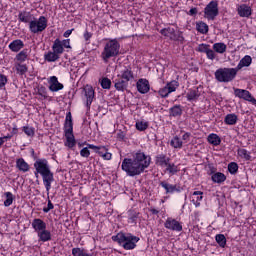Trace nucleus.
<instances>
[{"label":"nucleus","instance_id":"obj_46","mask_svg":"<svg viewBox=\"0 0 256 256\" xmlns=\"http://www.w3.org/2000/svg\"><path fill=\"white\" fill-rule=\"evenodd\" d=\"M23 131L28 137H33L35 135V128L33 127L24 126Z\"/></svg>","mask_w":256,"mask_h":256},{"label":"nucleus","instance_id":"obj_61","mask_svg":"<svg viewBox=\"0 0 256 256\" xmlns=\"http://www.w3.org/2000/svg\"><path fill=\"white\" fill-rule=\"evenodd\" d=\"M11 135H6V136H3V137H1V139H4V143L8 140V139H11Z\"/></svg>","mask_w":256,"mask_h":256},{"label":"nucleus","instance_id":"obj_41","mask_svg":"<svg viewBox=\"0 0 256 256\" xmlns=\"http://www.w3.org/2000/svg\"><path fill=\"white\" fill-rule=\"evenodd\" d=\"M27 57H28L27 50H22L16 55V61L18 63H23L27 61Z\"/></svg>","mask_w":256,"mask_h":256},{"label":"nucleus","instance_id":"obj_3","mask_svg":"<svg viewBox=\"0 0 256 256\" xmlns=\"http://www.w3.org/2000/svg\"><path fill=\"white\" fill-rule=\"evenodd\" d=\"M121 51V44L117 39H109L101 52V59L103 63H109V59L117 57Z\"/></svg>","mask_w":256,"mask_h":256},{"label":"nucleus","instance_id":"obj_45","mask_svg":"<svg viewBox=\"0 0 256 256\" xmlns=\"http://www.w3.org/2000/svg\"><path fill=\"white\" fill-rule=\"evenodd\" d=\"M211 48V45L209 44H205V43H202L200 44L196 51H198V53H207V51Z\"/></svg>","mask_w":256,"mask_h":256},{"label":"nucleus","instance_id":"obj_31","mask_svg":"<svg viewBox=\"0 0 256 256\" xmlns=\"http://www.w3.org/2000/svg\"><path fill=\"white\" fill-rule=\"evenodd\" d=\"M60 55L56 54L55 51H49L44 55L45 61L48 63H55L59 59Z\"/></svg>","mask_w":256,"mask_h":256},{"label":"nucleus","instance_id":"obj_42","mask_svg":"<svg viewBox=\"0 0 256 256\" xmlns=\"http://www.w3.org/2000/svg\"><path fill=\"white\" fill-rule=\"evenodd\" d=\"M215 239H216V243H218V245L220 247H225V245H227V238H225V235L223 234H217L215 236Z\"/></svg>","mask_w":256,"mask_h":256},{"label":"nucleus","instance_id":"obj_8","mask_svg":"<svg viewBox=\"0 0 256 256\" xmlns=\"http://www.w3.org/2000/svg\"><path fill=\"white\" fill-rule=\"evenodd\" d=\"M47 18L45 16H40L38 19L34 18L29 23V31L37 34V33H43L45 29H47Z\"/></svg>","mask_w":256,"mask_h":256},{"label":"nucleus","instance_id":"obj_19","mask_svg":"<svg viewBox=\"0 0 256 256\" xmlns=\"http://www.w3.org/2000/svg\"><path fill=\"white\" fill-rule=\"evenodd\" d=\"M251 63H253V58H251V56H249V55H246L239 61L235 70L237 71V73H239V71H241V69H243V67H249L251 65Z\"/></svg>","mask_w":256,"mask_h":256},{"label":"nucleus","instance_id":"obj_51","mask_svg":"<svg viewBox=\"0 0 256 256\" xmlns=\"http://www.w3.org/2000/svg\"><path fill=\"white\" fill-rule=\"evenodd\" d=\"M38 95L41 97V99H47V97H49L47 95V90H45L43 87L38 89Z\"/></svg>","mask_w":256,"mask_h":256},{"label":"nucleus","instance_id":"obj_21","mask_svg":"<svg viewBox=\"0 0 256 256\" xmlns=\"http://www.w3.org/2000/svg\"><path fill=\"white\" fill-rule=\"evenodd\" d=\"M137 89L139 93L145 94L149 93V81L147 79H139L137 82Z\"/></svg>","mask_w":256,"mask_h":256},{"label":"nucleus","instance_id":"obj_27","mask_svg":"<svg viewBox=\"0 0 256 256\" xmlns=\"http://www.w3.org/2000/svg\"><path fill=\"white\" fill-rule=\"evenodd\" d=\"M196 31L201 35H207L209 33V25L203 21L196 22Z\"/></svg>","mask_w":256,"mask_h":256},{"label":"nucleus","instance_id":"obj_57","mask_svg":"<svg viewBox=\"0 0 256 256\" xmlns=\"http://www.w3.org/2000/svg\"><path fill=\"white\" fill-rule=\"evenodd\" d=\"M91 37H93V35L91 34V32L86 31V32L84 33V39H85V41H89V39H91Z\"/></svg>","mask_w":256,"mask_h":256},{"label":"nucleus","instance_id":"obj_30","mask_svg":"<svg viewBox=\"0 0 256 256\" xmlns=\"http://www.w3.org/2000/svg\"><path fill=\"white\" fill-rule=\"evenodd\" d=\"M17 75H25L27 71H29V68L26 64H22L21 62H16L14 66Z\"/></svg>","mask_w":256,"mask_h":256},{"label":"nucleus","instance_id":"obj_5","mask_svg":"<svg viewBox=\"0 0 256 256\" xmlns=\"http://www.w3.org/2000/svg\"><path fill=\"white\" fill-rule=\"evenodd\" d=\"M32 229H34L35 233H37V237L39 241H42V243L51 241V231L47 230V223H45V221H43L41 218H35L32 221Z\"/></svg>","mask_w":256,"mask_h":256},{"label":"nucleus","instance_id":"obj_1","mask_svg":"<svg viewBox=\"0 0 256 256\" xmlns=\"http://www.w3.org/2000/svg\"><path fill=\"white\" fill-rule=\"evenodd\" d=\"M149 165H151V156L138 151L133 158H124L121 169L128 177H137V175H141Z\"/></svg>","mask_w":256,"mask_h":256},{"label":"nucleus","instance_id":"obj_49","mask_svg":"<svg viewBox=\"0 0 256 256\" xmlns=\"http://www.w3.org/2000/svg\"><path fill=\"white\" fill-rule=\"evenodd\" d=\"M199 97V94H197V91L191 90L187 93V99L188 101H194V99H197Z\"/></svg>","mask_w":256,"mask_h":256},{"label":"nucleus","instance_id":"obj_7","mask_svg":"<svg viewBox=\"0 0 256 256\" xmlns=\"http://www.w3.org/2000/svg\"><path fill=\"white\" fill-rule=\"evenodd\" d=\"M214 76L219 83H231L237 77V70L235 68H220L216 70Z\"/></svg>","mask_w":256,"mask_h":256},{"label":"nucleus","instance_id":"obj_43","mask_svg":"<svg viewBox=\"0 0 256 256\" xmlns=\"http://www.w3.org/2000/svg\"><path fill=\"white\" fill-rule=\"evenodd\" d=\"M238 155L239 157H241L242 159H245L246 161L251 160V154L246 149H243V148L238 149Z\"/></svg>","mask_w":256,"mask_h":256},{"label":"nucleus","instance_id":"obj_33","mask_svg":"<svg viewBox=\"0 0 256 256\" xmlns=\"http://www.w3.org/2000/svg\"><path fill=\"white\" fill-rule=\"evenodd\" d=\"M160 185L163 187V189H165L167 194L179 191V189H177V185L169 184L165 181L161 182Z\"/></svg>","mask_w":256,"mask_h":256},{"label":"nucleus","instance_id":"obj_62","mask_svg":"<svg viewBox=\"0 0 256 256\" xmlns=\"http://www.w3.org/2000/svg\"><path fill=\"white\" fill-rule=\"evenodd\" d=\"M4 144V138L0 137V147Z\"/></svg>","mask_w":256,"mask_h":256},{"label":"nucleus","instance_id":"obj_50","mask_svg":"<svg viewBox=\"0 0 256 256\" xmlns=\"http://www.w3.org/2000/svg\"><path fill=\"white\" fill-rule=\"evenodd\" d=\"M160 97H169V95L171 94V92L168 90L167 86L166 87H163L161 88L159 91H158Z\"/></svg>","mask_w":256,"mask_h":256},{"label":"nucleus","instance_id":"obj_13","mask_svg":"<svg viewBox=\"0 0 256 256\" xmlns=\"http://www.w3.org/2000/svg\"><path fill=\"white\" fill-rule=\"evenodd\" d=\"M164 227L169 231H176V233H181V231H183V224L172 217H168L166 219Z\"/></svg>","mask_w":256,"mask_h":256},{"label":"nucleus","instance_id":"obj_18","mask_svg":"<svg viewBox=\"0 0 256 256\" xmlns=\"http://www.w3.org/2000/svg\"><path fill=\"white\" fill-rule=\"evenodd\" d=\"M8 47L13 53H19V51L25 47V43H23L21 39H16L13 40Z\"/></svg>","mask_w":256,"mask_h":256},{"label":"nucleus","instance_id":"obj_25","mask_svg":"<svg viewBox=\"0 0 256 256\" xmlns=\"http://www.w3.org/2000/svg\"><path fill=\"white\" fill-rule=\"evenodd\" d=\"M32 19H33V14H31V12L22 11L18 15V20L21 23H31V21H33Z\"/></svg>","mask_w":256,"mask_h":256},{"label":"nucleus","instance_id":"obj_17","mask_svg":"<svg viewBox=\"0 0 256 256\" xmlns=\"http://www.w3.org/2000/svg\"><path fill=\"white\" fill-rule=\"evenodd\" d=\"M48 83H49V90L54 93L57 91H61V89H63V84L59 82V80L57 79V76H51L48 80Z\"/></svg>","mask_w":256,"mask_h":256},{"label":"nucleus","instance_id":"obj_6","mask_svg":"<svg viewBox=\"0 0 256 256\" xmlns=\"http://www.w3.org/2000/svg\"><path fill=\"white\" fill-rule=\"evenodd\" d=\"M64 133H65V147L69 149H73L77 142L75 141V135H73V117L71 116V112L66 114L65 124H64Z\"/></svg>","mask_w":256,"mask_h":256},{"label":"nucleus","instance_id":"obj_48","mask_svg":"<svg viewBox=\"0 0 256 256\" xmlns=\"http://www.w3.org/2000/svg\"><path fill=\"white\" fill-rule=\"evenodd\" d=\"M89 144H87V147H84L80 150V155L84 158H88L91 155V151H89Z\"/></svg>","mask_w":256,"mask_h":256},{"label":"nucleus","instance_id":"obj_34","mask_svg":"<svg viewBox=\"0 0 256 256\" xmlns=\"http://www.w3.org/2000/svg\"><path fill=\"white\" fill-rule=\"evenodd\" d=\"M4 197L6 198L4 201V207H11L13 205V201H15V196L11 192H5Z\"/></svg>","mask_w":256,"mask_h":256},{"label":"nucleus","instance_id":"obj_55","mask_svg":"<svg viewBox=\"0 0 256 256\" xmlns=\"http://www.w3.org/2000/svg\"><path fill=\"white\" fill-rule=\"evenodd\" d=\"M54 207H55V206L53 205V203L51 202V200H48V205H47V207H44V208H43V211H44V213H49V211L53 210Z\"/></svg>","mask_w":256,"mask_h":256},{"label":"nucleus","instance_id":"obj_40","mask_svg":"<svg viewBox=\"0 0 256 256\" xmlns=\"http://www.w3.org/2000/svg\"><path fill=\"white\" fill-rule=\"evenodd\" d=\"M166 87L170 93H175L179 87V82H177V80H172L166 84Z\"/></svg>","mask_w":256,"mask_h":256},{"label":"nucleus","instance_id":"obj_44","mask_svg":"<svg viewBox=\"0 0 256 256\" xmlns=\"http://www.w3.org/2000/svg\"><path fill=\"white\" fill-rule=\"evenodd\" d=\"M228 171H229V173H231V175H235V173H237V171H239V165H237V163H235V162H231L228 165Z\"/></svg>","mask_w":256,"mask_h":256},{"label":"nucleus","instance_id":"obj_20","mask_svg":"<svg viewBox=\"0 0 256 256\" xmlns=\"http://www.w3.org/2000/svg\"><path fill=\"white\" fill-rule=\"evenodd\" d=\"M16 168L21 171V173H27L30 171L31 166H29V163L25 161L23 158L16 159Z\"/></svg>","mask_w":256,"mask_h":256},{"label":"nucleus","instance_id":"obj_11","mask_svg":"<svg viewBox=\"0 0 256 256\" xmlns=\"http://www.w3.org/2000/svg\"><path fill=\"white\" fill-rule=\"evenodd\" d=\"M89 149H93L95 153L102 157L104 161H111L113 159V154L109 152L107 146H96L93 144H88Z\"/></svg>","mask_w":256,"mask_h":256},{"label":"nucleus","instance_id":"obj_32","mask_svg":"<svg viewBox=\"0 0 256 256\" xmlns=\"http://www.w3.org/2000/svg\"><path fill=\"white\" fill-rule=\"evenodd\" d=\"M238 119L237 114H228L224 118V123L226 125H237Z\"/></svg>","mask_w":256,"mask_h":256},{"label":"nucleus","instance_id":"obj_36","mask_svg":"<svg viewBox=\"0 0 256 256\" xmlns=\"http://www.w3.org/2000/svg\"><path fill=\"white\" fill-rule=\"evenodd\" d=\"M170 145H171V147H173L174 149H181V147H183V141L181 140V138H179V136H175V137L172 138V140L170 141Z\"/></svg>","mask_w":256,"mask_h":256},{"label":"nucleus","instance_id":"obj_2","mask_svg":"<svg viewBox=\"0 0 256 256\" xmlns=\"http://www.w3.org/2000/svg\"><path fill=\"white\" fill-rule=\"evenodd\" d=\"M135 76L131 67H124L114 79V87L116 91H125L129 87V81H133Z\"/></svg>","mask_w":256,"mask_h":256},{"label":"nucleus","instance_id":"obj_22","mask_svg":"<svg viewBox=\"0 0 256 256\" xmlns=\"http://www.w3.org/2000/svg\"><path fill=\"white\" fill-rule=\"evenodd\" d=\"M84 93L87 98V105H91L93 103V98L95 97V90L93 89V86L86 85L84 87Z\"/></svg>","mask_w":256,"mask_h":256},{"label":"nucleus","instance_id":"obj_58","mask_svg":"<svg viewBox=\"0 0 256 256\" xmlns=\"http://www.w3.org/2000/svg\"><path fill=\"white\" fill-rule=\"evenodd\" d=\"M73 31H75V29H71V30H66L63 34V37L67 38L71 36V33H73Z\"/></svg>","mask_w":256,"mask_h":256},{"label":"nucleus","instance_id":"obj_12","mask_svg":"<svg viewBox=\"0 0 256 256\" xmlns=\"http://www.w3.org/2000/svg\"><path fill=\"white\" fill-rule=\"evenodd\" d=\"M235 97H238V99H243L244 101H248V103H251L252 105H256V99L253 97L251 92L249 90L245 89H239V88H233Z\"/></svg>","mask_w":256,"mask_h":256},{"label":"nucleus","instance_id":"obj_4","mask_svg":"<svg viewBox=\"0 0 256 256\" xmlns=\"http://www.w3.org/2000/svg\"><path fill=\"white\" fill-rule=\"evenodd\" d=\"M113 241H116L125 249L126 251H131L137 247V243H139V237L131 234V233H123L120 232L116 236L112 237Z\"/></svg>","mask_w":256,"mask_h":256},{"label":"nucleus","instance_id":"obj_64","mask_svg":"<svg viewBox=\"0 0 256 256\" xmlns=\"http://www.w3.org/2000/svg\"><path fill=\"white\" fill-rule=\"evenodd\" d=\"M161 203H165V200H161Z\"/></svg>","mask_w":256,"mask_h":256},{"label":"nucleus","instance_id":"obj_39","mask_svg":"<svg viewBox=\"0 0 256 256\" xmlns=\"http://www.w3.org/2000/svg\"><path fill=\"white\" fill-rule=\"evenodd\" d=\"M166 173H169V175H175L176 173H179V166L168 162L166 166Z\"/></svg>","mask_w":256,"mask_h":256},{"label":"nucleus","instance_id":"obj_9","mask_svg":"<svg viewBox=\"0 0 256 256\" xmlns=\"http://www.w3.org/2000/svg\"><path fill=\"white\" fill-rule=\"evenodd\" d=\"M219 15V3L217 1H211L204 8V18L207 21H215Z\"/></svg>","mask_w":256,"mask_h":256},{"label":"nucleus","instance_id":"obj_59","mask_svg":"<svg viewBox=\"0 0 256 256\" xmlns=\"http://www.w3.org/2000/svg\"><path fill=\"white\" fill-rule=\"evenodd\" d=\"M189 15H197V8H191L189 10Z\"/></svg>","mask_w":256,"mask_h":256},{"label":"nucleus","instance_id":"obj_53","mask_svg":"<svg viewBox=\"0 0 256 256\" xmlns=\"http://www.w3.org/2000/svg\"><path fill=\"white\" fill-rule=\"evenodd\" d=\"M207 59H210V61L215 60V51L211 50V48L206 52Z\"/></svg>","mask_w":256,"mask_h":256},{"label":"nucleus","instance_id":"obj_14","mask_svg":"<svg viewBox=\"0 0 256 256\" xmlns=\"http://www.w3.org/2000/svg\"><path fill=\"white\" fill-rule=\"evenodd\" d=\"M160 33L161 35H163L164 37H168L172 41H181V43L185 41V38L183 37V35L179 34L178 38L177 36H175V28H172V27L164 28L160 31Z\"/></svg>","mask_w":256,"mask_h":256},{"label":"nucleus","instance_id":"obj_63","mask_svg":"<svg viewBox=\"0 0 256 256\" xmlns=\"http://www.w3.org/2000/svg\"><path fill=\"white\" fill-rule=\"evenodd\" d=\"M78 147H83V143H78Z\"/></svg>","mask_w":256,"mask_h":256},{"label":"nucleus","instance_id":"obj_28","mask_svg":"<svg viewBox=\"0 0 256 256\" xmlns=\"http://www.w3.org/2000/svg\"><path fill=\"white\" fill-rule=\"evenodd\" d=\"M169 161H171V159L165 154H160L156 157V165H159V167H166Z\"/></svg>","mask_w":256,"mask_h":256},{"label":"nucleus","instance_id":"obj_38","mask_svg":"<svg viewBox=\"0 0 256 256\" xmlns=\"http://www.w3.org/2000/svg\"><path fill=\"white\" fill-rule=\"evenodd\" d=\"M182 114H183V109H181V106L179 105H175L170 109V115L172 117H181Z\"/></svg>","mask_w":256,"mask_h":256},{"label":"nucleus","instance_id":"obj_23","mask_svg":"<svg viewBox=\"0 0 256 256\" xmlns=\"http://www.w3.org/2000/svg\"><path fill=\"white\" fill-rule=\"evenodd\" d=\"M52 51H54V53H56L58 55H63L65 48H63V42H61V40H59V38L54 40V43L52 45Z\"/></svg>","mask_w":256,"mask_h":256},{"label":"nucleus","instance_id":"obj_56","mask_svg":"<svg viewBox=\"0 0 256 256\" xmlns=\"http://www.w3.org/2000/svg\"><path fill=\"white\" fill-rule=\"evenodd\" d=\"M191 138V134H189V133H184L183 135H182V143H187L188 141H189V139Z\"/></svg>","mask_w":256,"mask_h":256},{"label":"nucleus","instance_id":"obj_15","mask_svg":"<svg viewBox=\"0 0 256 256\" xmlns=\"http://www.w3.org/2000/svg\"><path fill=\"white\" fill-rule=\"evenodd\" d=\"M43 185L47 191V195H49V191H51V184L55 181V176L51 170L41 175Z\"/></svg>","mask_w":256,"mask_h":256},{"label":"nucleus","instance_id":"obj_52","mask_svg":"<svg viewBox=\"0 0 256 256\" xmlns=\"http://www.w3.org/2000/svg\"><path fill=\"white\" fill-rule=\"evenodd\" d=\"M7 85V76L0 74V89Z\"/></svg>","mask_w":256,"mask_h":256},{"label":"nucleus","instance_id":"obj_54","mask_svg":"<svg viewBox=\"0 0 256 256\" xmlns=\"http://www.w3.org/2000/svg\"><path fill=\"white\" fill-rule=\"evenodd\" d=\"M63 49H71V40L70 39H65L61 41Z\"/></svg>","mask_w":256,"mask_h":256},{"label":"nucleus","instance_id":"obj_24","mask_svg":"<svg viewBox=\"0 0 256 256\" xmlns=\"http://www.w3.org/2000/svg\"><path fill=\"white\" fill-rule=\"evenodd\" d=\"M191 201L195 207L201 206V201H203V192L201 191H195L192 194Z\"/></svg>","mask_w":256,"mask_h":256},{"label":"nucleus","instance_id":"obj_29","mask_svg":"<svg viewBox=\"0 0 256 256\" xmlns=\"http://www.w3.org/2000/svg\"><path fill=\"white\" fill-rule=\"evenodd\" d=\"M211 179L213 183H225V181H227V176L221 172H216L212 174Z\"/></svg>","mask_w":256,"mask_h":256},{"label":"nucleus","instance_id":"obj_10","mask_svg":"<svg viewBox=\"0 0 256 256\" xmlns=\"http://www.w3.org/2000/svg\"><path fill=\"white\" fill-rule=\"evenodd\" d=\"M34 175L37 177V175H43L45 173H48V171H51V166L49 165V161L45 158H39L34 162Z\"/></svg>","mask_w":256,"mask_h":256},{"label":"nucleus","instance_id":"obj_26","mask_svg":"<svg viewBox=\"0 0 256 256\" xmlns=\"http://www.w3.org/2000/svg\"><path fill=\"white\" fill-rule=\"evenodd\" d=\"M207 141L210 145H213V147H219V145H221V137L215 133L209 134Z\"/></svg>","mask_w":256,"mask_h":256},{"label":"nucleus","instance_id":"obj_37","mask_svg":"<svg viewBox=\"0 0 256 256\" xmlns=\"http://www.w3.org/2000/svg\"><path fill=\"white\" fill-rule=\"evenodd\" d=\"M135 127L137 131H147L149 129V122L145 120L137 121Z\"/></svg>","mask_w":256,"mask_h":256},{"label":"nucleus","instance_id":"obj_47","mask_svg":"<svg viewBox=\"0 0 256 256\" xmlns=\"http://www.w3.org/2000/svg\"><path fill=\"white\" fill-rule=\"evenodd\" d=\"M102 89H111V80L109 78H103L101 80Z\"/></svg>","mask_w":256,"mask_h":256},{"label":"nucleus","instance_id":"obj_35","mask_svg":"<svg viewBox=\"0 0 256 256\" xmlns=\"http://www.w3.org/2000/svg\"><path fill=\"white\" fill-rule=\"evenodd\" d=\"M213 49L216 53H220L221 55H223V53H225V51H227V45H225V43H215L213 44Z\"/></svg>","mask_w":256,"mask_h":256},{"label":"nucleus","instance_id":"obj_16","mask_svg":"<svg viewBox=\"0 0 256 256\" xmlns=\"http://www.w3.org/2000/svg\"><path fill=\"white\" fill-rule=\"evenodd\" d=\"M237 13L239 17L249 19L250 15H253V9L247 4H240L237 6Z\"/></svg>","mask_w":256,"mask_h":256},{"label":"nucleus","instance_id":"obj_60","mask_svg":"<svg viewBox=\"0 0 256 256\" xmlns=\"http://www.w3.org/2000/svg\"><path fill=\"white\" fill-rule=\"evenodd\" d=\"M150 212L152 215H159V210L155 209V208H151Z\"/></svg>","mask_w":256,"mask_h":256}]
</instances>
